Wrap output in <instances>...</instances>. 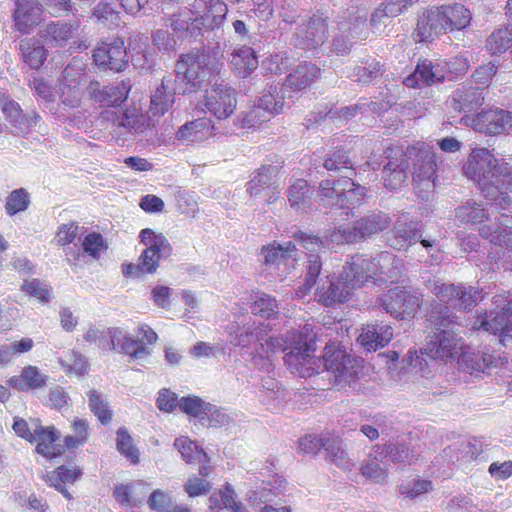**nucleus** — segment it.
<instances>
[{
  "mask_svg": "<svg viewBox=\"0 0 512 512\" xmlns=\"http://www.w3.org/2000/svg\"><path fill=\"white\" fill-rule=\"evenodd\" d=\"M289 341V347H284L281 338L264 337L258 341L255 349L271 358L275 352L289 349L284 356L285 364L292 374L302 378L319 373L323 367V371L333 376L334 384L343 385L353 381L359 373L361 360L341 349L332 350L326 346L323 359L314 357L316 333L311 324H305L299 331L293 332Z\"/></svg>",
  "mask_w": 512,
  "mask_h": 512,
  "instance_id": "1",
  "label": "nucleus"
},
{
  "mask_svg": "<svg viewBox=\"0 0 512 512\" xmlns=\"http://www.w3.org/2000/svg\"><path fill=\"white\" fill-rule=\"evenodd\" d=\"M435 157V152L425 143L409 146L406 150L400 147L388 148L386 151L388 161L382 171L384 186L390 190L401 188L408 178L411 160L413 161L414 189L420 198L428 200L435 188Z\"/></svg>",
  "mask_w": 512,
  "mask_h": 512,
  "instance_id": "2",
  "label": "nucleus"
},
{
  "mask_svg": "<svg viewBox=\"0 0 512 512\" xmlns=\"http://www.w3.org/2000/svg\"><path fill=\"white\" fill-rule=\"evenodd\" d=\"M463 173L478 185L486 199L494 201L503 210L510 206L507 192H512V167L497 159L491 151L474 148L463 165Z\"/></svg>",
  "mask_w": 512,
  "mask_h": 512,
  "instance_id": "3",
  "label": "nucleus"
},
{
  "mask_svg": "<svg viewBox=\"0 0 512 512\" xmlns=\"http://www.w3.org/2000/svg\"><path fill=\"white\" fill-rule=\"evenodd\" d=\"M427 320L434 332L428 335L422 353L444 362L454 358L461 348V337L455 330L459 326L458 317L451 311L450 306L432 304Z\"/></svg>",
  "mask_w": 512,
  "mask_h": 512,
  "instance_id": "4",
  "label": "nucleus"
},
{
  "mask_svg": "<svg viewBox=\"0 0 512 512\" xmlns=\"http://www.w3.org/2000/svg\"><path fill=\"white\" fill-rule=\"evenodd\" d=\"M219 47H204L180 56L175 64L174 77L182 84L196 89L207 82L218 71Z\"/></svg>",
  "mask_w": 512,
  "mask_h": 512,
  "instance_id": "5",
  "label": "nucleus"
},
{
  "mask_svg": "<svg viewBox=\"0 0 512 512\" xmlns=\"http://www.w3.org/2000/svg\"><path fill=\"white\" fill-rule=\"evenodd\" d=\"M85 341L97 345L102 350L116 351L128 355L132 360H141L150 355V350L136 341L127 331L110 327L106 329L90 328L84 334Z\"/></svg>",
  "mask_w": 512,
  "mask_h": 512,
  "instance_id": "6",
  "label": "nucleus"
},
{
  "mask_svg": "<svg viewBox=\"0 0 512 512\" xmlns=\"http://www.w3.org/2000/svg\"><path fill=\"white\" fill-rule=\"evenodd\" d=\"M425 286L439 300L435 304H450L459 311H471L486 294L476 286L443 282L440 279H428Z\"/></svg>",
  "mask_w": 512,
  "mask_h": 512,
  "instance_id": "7",
  "label": "nucleus"
},
{
  "mask_svg": "<svg viewBox=\"0 0 512 512\" xmlns=\"http://www.w3.org/2000/svg\"><path fill=\"white\" fill-rule=\"evenodd\" d=\"M493 304L500 311L478 315L474 322V328L498 334L500 342L507 346L512 341V292L495 295Z\"/></svg>",
  "mask_w": 512,
  "mask_h": 512,
  "instance_id": "8",
  "label": "nucleus"
},
{
  "mask_svg": "<svg viewBox=\"0 0 512 512\" xmlns=\"http://www.w3.org/2000/svg\"><path fill=\"white\" fill-rule=\"evenodd\" d=\"M328 35V16L316 12L298 25L293 35V44L303 50H315L325 43Z\"/></svg>",
  "mask_w": 512,
  "mask_h": 512,
  "instance_id": "9",
  "label": "nucleus"
},
{
  "mask_svg": "<svg viewBox=\"0 0 512 512\" xmlns=\"http://www.w3.org/2000/svg\"><path fill=\"white\" fill-rule=\"evenodd\" d=\"M139 238L145 246L138 259L140 267L143 272L152 274L156 272L160 261L171 255L172 246L163 234H157L149 228L141 230Z\"/></svg>",
  "mask_w": 512,
  "mask_h": 512,
  "instance_id": "10",
  "label": "nucleus"
},
{
  "mask_svg": "<svg viewBox=\"0 0 512 512\" xmlns=\"http://www.w3.org/2000/svg\"><path fill=\"white\" fill-rule=\"evenodd\" d=\"M379 306L396 319L414 317L421 304L418 295L396 287L389 290L378 301Z\"/></svg>",
  "mask_w": 512,
  "mask_h": 512,
  "instance_id": "11",
  "label": "nucleus"
},
{
  "mask_svg": "<svg viewBox=\"0 0 512 512\" xmlns=\"http://www.w3.org/2000/svg\"><path fill=\"white\" fill-rule=\"evenodd\" d=\"M95 64L103 70L121 72L128 65V52L121 38H114L109 42H102L93 52Z\"/></svg>",
  "mask_w": 512,
  "mask_h": 512,
  "instance_id": "12",
  "label": "nucleus"
},
{
  "mask_svg": "<svg viewBox=\"0 0 512 512\" xmlns=\"http://www.w3.org/2000/svg\"><path fill=\"white\" fill-rule=\"evenodd\" d=\"M341 279L346 280L354 290L366 282L378 281L376 258L365 255H354L346 261L341 272Z\"/></svg>",
  "mask_w": 512,
  "mask_h": 512,
  "instance_id": "13",
  "label": "nucleus"
},
{
  "mask_svg": "<svg viewBox=\"0 0 512 512\" xmlns=\"http://www.w3.org/2000/svg\"><path fill=\"white\" fill-rule=\"evenodd\" d=\"M204 105L217 119H227L236 109V92L227 84L216 82L210 90L206 91Z\"/></svg>",
  "mask_w": 512,
  "mask_h": 512,
  "instance_id": "14",
  "label": "nucleus"
},
{
  "mask_svg": "<svg viewBox=\"0 0 512 512\" xmlns=\"http://www.w3.org/2000/svg\"><path fill=\"white\" fill-rule=\"evenodd\" d=\"M2 112L10 126V133L18 137L27 136L41 120V116L35 110L24 113L20 104L14 100L4 101Z\"/></svg>",
  "mask_w": 512,
  "mask_h": 512,
  "instance_id": "15",
  "label": "nucleus"
},
{
  "mask_svg": "<svg viewBox=\"0 0 512 512\" xmlns=\"http://www.w3.org/2000/svg\"><path fill=\"white\" fill-rule=\"evenodd\" d=\"M131 87L129 79L109 85H101L98 81H92L88 86V94L100 106L117 107L127 99Z\"/></svg>",
  "mask_w": 512,
  "mask_h": 512,
  "instance_id": "16",
  "label": "nucleus"
},
{
  "mask_svg": "<svg viewBox=\"0 0 512 512\" xmlns=\"http://www.w3.org/2000/svg\"><path fill=\"white\" fill-rule=\"evenodd\" d=\"M186 91L172 74L163 77L161 85L151 95L150 113L153 116L164 115L175 103V95Z\"/></svg>",
  "mask_w": 512,
  "mask_h": 512,
  "instance_id": "17",
  "label": "nucleus"
},
{
  "mask_svg": "<svg viewBox=\"0 0 512 512\" xmlns=\"http://www.w3.org/2000/svg\"><path fill=\"white\" fill-rule=\"evenodd\" d=\"M447 33L443 15L439 7H431L418 16L413 32L416 42H431Z\"/></svg>",
  "mask_w": 512,
  "mask_h": 512,
  "instance_id": "18",
  "label": "nucleus"
},
{
  "mask_svg": "<svg viewBox=\"0 0 512 512\" xmlns=\"http://www.w3.org/2000/svg\"><path fill=\"white\" fill-rule=\"evenodd\" d=\"M79 27L80 22L77 19L50 21L39 30V36L48 46L63 48L78 32Z\"/></svg>",
  "mask_w": 512,
  "mask_h": 512,
  "instance_id": "19",
  "label": "nucleus"
},
{
  "mask_svg": "<svg viewBox=\"0 0 512 512\" xmlns=\"http://www.w3.org/2000/svg\"><path fill=\"white\" fill-rule=\"evenodd\" d=\"M191 11L206 30L219 27L226 18L228 8L223 0H194Z\"/></svg>",
  "mask_w": 512,
  "mask_h": 512,
  "instance_id": "20",
  "label": "nucleus"
},
{
  "mask_svg": "<svg viewBox=\"0 0 512 512\" xmlns=\"http://www.w3.org/2000/svg\"><path fill=\"white\" fill-rule=\"evenodd\" d=\"M484 89L470 85L458 87L450 95L447 105L458 113H472L484 103Z\"/></svg>",
  "mask_w": 512,
  "mask_h": 512,
  "instance_id": "21",
  "label": "nucleus"
},
{
  "mask_svg": "<svg viewBox=\"0 0 512 512\" xmlns=\"http://www.w3.org/2000/svg\"><path fill=\"white\" fill-rule=\"evenodd\" d=\"M475 129L480 132L496 135L511 130L512 112L492 109L478 113L473 120Z\"/></svg>",
  "mask_w": 512,
  "mask_h": 512,
  "instance_id": "22",
  "label": "nucleus"
},
{
  "mask_svg": "<svg viewBox=\"0 0 512 512\" xmlns=\"http://www.w3.org/2000/svg\"><path fill=\"white\" fill-rule=\"evenodd\" d=\"M446 77L442 62L434 63L424 59L419 61L414 72L405 78L404 84L407 87L416 88L442 82Z\"/></svg>",
  "mask_w": 512,
  "mask_h": 512,
  "instance_id": "23",
  "label": "nucleus"
},
{
  "mask_svg": "<svg viewBox=\"0 0 512 512\" xmlns=\"http://www.w3.org/2000/svg\"><path fill=\"white\" fill-rule=\"evenodd\" d=\"M15 6L14 27L22 34H29L41 20L42 5L38 0H16Z\"/></svg>",
  "mask_w": 512,
  "mask_h": 512,
  "instance_id": "24",
  "label": "nucleus"
},
{
  "mask_svg": "<svg viewBox=\"0 0 512 512\" xmlns=\"http://www.w3.org/2000/svg\"><path fill=\"white\" fill-rule=\"evenodd\" d=\"M320 69L313 63L303 62L300 63L295 70L290 73L285 83L281 86V91L286 95L288 100L294 98V93L305 89L313 83L319 76Z\"/></svg>",
  "mask_w": 512,
  "mask_h": 512,
  "instance_id": "25",
  "label": "nucleus"
},
{
  "mask_svg": "<svg viewBox=\"0 0 512 512\" xmlns=\"http://www.w3.org/2000/svg\"><path fill=\"white\" fill-rule=\"evenodd\" d=\"M298 241L300 246L308 251V265L304 287L309 290L315 285L321 271L322 262L317 252L322 249L324 242L316 236L306 235L302 232L299 233Z\"/></svg>",
  "mask_w": 512,
  "mask_h": 512,
  "instance_id": "26",
  "label": "nucleus"
},
{
  "mask_svg": "<svg viewBox=\"0 0 512 512\" xmlns=\"http://www.w3.org/2000/svg\"><path fill=\"white\" fill-rule=\"evenodd\" d=\"M337 26L339 34L333 39V51L338 55H347L351 51L353 40L360 38L366 27L365 19L358 17L349 22L339 20Z\"/></svg>",
  "mask_w": 512,
  "mask_h": 512,
  "instance_id": "27",
  "label": "nucleus"
},
{
  "mask_svg": "<svg viewBox=\"0 0 512 512\" xmlns=\"http://www.w3.org/2000/svg\"><path fill=\"white\" fill-rule=\"evenodd\" d=\"M422 237L420 230L406 218H398L387 236L388 244L397 250L406 249Z\"/></svg>",
  "mask_w": 512,
  "mask_h": 512,
  "instance_id": "28",
  "label": "nucleus"
},
{
  "mask_svg": "<svg viewBox=\"0 0 512 512\" xmlns=\"http://www.w3.org/2000/svg\"><path fill=\"white\" fill-rule=\"evenodd\" d=\"M393 337L391 326L375 322L367 324L358 337V342L367 351H376L386 346Z\"/></svg>",
  "mask_w": 512,
  "mask_h": 512,
  "instance_id": "29",
  "label": "nucleus"
},
{
  "mask_svg": "<svg viewBox=\"0 0 512 512\" xmlns=\"http://www.w3.org/2000/svg\"><path fill=\"white\" fill-rule=\"evenodd\" d=\"M166 23L172 28L174 33L178 34L179 37H196L200 35L201 30L204 29L198 18L189 8H184L178 12L173 13L166 19Z\"/></svg>",
  "mask_w": 512,
  "mask_h": 512,
  "instance_id": "30",
  "label": "nucleus"
},
{
  "mask_svg": "<svg viewBox=\"0 0 512 512\" xmlns=\"http://www.w3.org/2000/svg\"><path fill=\"white\" fill-rule=\"evenodd\" d=\"M504 360L489 352L464 353L461 359V366L469 373L482 372L490 373L492 368L502 366Z\"/></svg>",
  "mask_w": 512,
  "mask_h": 512,
  "instance_id": "31",
  "label": "nucleus"
},
{
  "mask_svg": "<svg viewBox=\"0 0 512 512\" xmlns=\"http://www.w3.org/2000/svg\"><path fill=\"white\" fill-rule=\"evenodd\" d=\"M59 438L58 432L54 427H43L38 422L33 423V436L31 443L36 442V451L47 457L54 458L60 454V449L55 445Z\"/></svg>",
  "mask_w": 512,
  "mask_h": 512,
  "instance_id": "32",
  "label": "nucleus"
},
{
  "mask_svg": "<svg viewBox=\"0 0 512 512\" xmlns=\"http://www.w3.org/2000/svg\"><path fill=\"white\" fill-rule=\"evenodd\" d=\"M375 459L386 460L388 463H407L410 464L414 455L408 446L399 440L388 442L384 445H375L373 447Z\"/></svg>",
  "mask_w": 512,
  "mask_h": 512,
  "instance_id": "33",
  "label": "nucleus"
},
{
  "mask_svg": "<svg viewBox=\"0 0 512 512\" xmlns=\"http://www.w3.org/2000/svg\"><path fill=\"white\" fill-rule=\"evenodd\" d=\"M353 288L346 280L341 279V274L335 281H331L327 287L324 285L318 289L317 297L318 301L323 305L329 307L336 303H343L347 301L352 292Z\"/></svg>",
  "mask_w": 512,
  "mask_h": 512,
  "instance_id": "34",
  "label": "nucleus"
},
{
  "mask_svg": "<svg viewBox=\"0 0 512 512\" xmlns=\"http://www.w3.org/2000/svg\"><path fill=\"white\" fill-rule=\"evenodd\" d=\"M264 257V263L267 265H280L293 266L297 260V248L295 244L288 242L285 245L270 244L264 246L261 250Z\"/></svg>",
  "mask_w": 512,
  "mask_h": 512,
  "instance_id": "35",
  "label": "nucleus"
},
{
  "mask_svg": "<svg viewBox=\"0 0 512 512\" xmlns=\"http://www.w3.org/2000/svg\"><path fill=\"white\" fill-rule=\"evenodd\" d=\"M82 475L79 468H68L67 466H59L55 470L48 472L46 483L60 492L66 499L71 500L73 497L66 488V484H73Z\"/></svg>",
  "mask_w": 512,
  "mask_h": 512,
  "instance_id": "36",
  "label": "nucleus"
},
{
  "mask_svg": "<svg viewBox=\"0 0 512 512\" xmlns=\"http://www.w3.org/2000/svg\"><path fill=\"white\" fill-rule=\"evenodd\" d=\"M47 380L48 376L41 373L38 367L28 365L20 375L10 378L9 384L18 391H30L43 388Z\"/></svg>",
  "mask_w": 512,
  "mask_h": 512,
  "instance_id": "37",
  "label": "nucleus"
},
{
  "mask_svg": "<svg viewBox=\"0 0 512 512\" xmlns=\"http://www.w3.org/2000/svg\"><path fill=\"white\" fill-rule=\"evenodd\" d=\"M376 264L379 282H395L404 271L402 260L386 251L378 254Z\"/></svg>",
  "mask_w": 512,
  "mask_h": 512,
  "instance_id": "38",
  "label": "nucleus"
},
{
  "mask_svg": "<svg viewBox=\"0 0 512 512\" xmlns=\"http://www.w3.org/2000/svg\"><path fill=\"white\" fill-rule=\"evenodd\" d=\"M390 224V218L381 212L373 213L356 221L352 227L357 242L385 230Z\"/></svg>",
  "mask_w": 512,
  "mask_h": 512,
  "instance_id": "39",
  "label": "nucleus"
},
{
  "mask_svg": "<svg viewBox=\"0 0 512 512\" xmlns=\"http://www.w3.org/2000/svg\"><path fill=\"white\" fill-rule=\"evenodd\" d=\"M18 51L21 60L31 69H39L47 58L46 48L33 38H23L19 41Z\"/></svg>",
  "mask_w": 512,
  "mask_h": 512,
  "instance_id": "40",
  "label": "nucleus"
},
{
  "mask_svg": "<svg viewBox=\"0 0 512 512\" xmlns=\"http://www.w3.org/2000/svg\"><path fill=\"white\" fill-rule=\"evenodd\" d=\"M443 15L445 26L448 31L463 30L470 25L471 13L462 4L454 3L452 5L439 6Z\"/></svg>",
  "mask_w": 512,
  "mask_h": 512,
  "instance_id": "41",
  "label": "nucleus"
},
{
  "mask_svg": "<svg viewBox=\"0 0 512 512\" xmlns=\"http://www.w3.org/2000/svg\"><path fill=\"white\" fill-rule=\"evenodd\" d=\"M211 120L198 118L182 125L177 131V138L183 142H197L207 138L211 132Z\"/></svg>",
  "mask_w": 512,
  "mask_h": 512,
  "instance_id": "42",
  "label": "nucleus"
},
{
  "mask_svg": "<svg viewBox=\"0 0 512 512\" xmlns=\"http://www.w3.org/2000/svg\"><path fill=\"white\" fill-rule=\"evenodd\" d=\"M113 125L118 128H124L130 133L140 135L149 127V121L136 108H130L126 109L116 118H113Z\"/></svg>",
  "mask_w": 512,
  "mask_h": 512,
  "instance_id": "43",
  "label": "nucleus"
},
{
  "mask_svg": "<svg viewBox=\"0 0 512 512\" xmlns=\"http://www.w3.org/2000/svg\"><path fill=\"white\" fill-rule=\"evenodd\" d=\"M230 63L237 74L245 78L257 68L258 59L251 47L243 46L233 51Z\"/></svg>",
  "mask_w": 512,
  "mask_h": 512,
  "instance_id": "44",
  "label": "nucleus"
},
{
  "mask_svg": "<svg viewBox=\"0 0 512 512\" xmlns=\"http://www.w3.org/2000/svg\"><path fill=\"white\" fill-rule=\"evenodd\" d=\"M351 184L350 176H343L338 180L327 179L323 180L319 185L321 200L330 206L337 205L340 194Z\"/></svg>",
  "mask_w": 512,
  "mask_h": 512,
  "instance_id": "45",
  "label": "nucleus"
},
{
  "mask_svg": "<svg viewBox=\"0 0 512 512\" xmlns=\"http://www.w3.org/2000/svg\"><path fill=\"white\" fill-rule=\"evenodd\" d=\"M287 95L288 93L284 95L281 87L270 86L269 90L259 98L257 105L273 117L282 112L286 104L285 99H288Z\"/></svg>",
  "mask_w": 512,
  "mask_h": 512,
  "instance_id": "46",
  "label": "nucleus"
},
{
  "mask_svg": "<svg viewBox=\"0 0 512 512\" xmlns=\"http://www.w3.org/2000/svg\"><path fill=\"white\" fill-rule=\"evenodd\" d=\"M455 218L464 224H480L488 219V214L481 204L467 201L455 209Z\"/></svg>",
  "mask_w": 512,
  "mask_h": 512,
  "instance_id": "47",
  "label": "nucleus"
},
{
  "mask_svg": "<svg viewBox=\"0 0 512 512\" xmlns=\"http://www.w3.org/2000/svg\"><path fill=\"white\" fill-rule=\"evenodd\" d=\"M276 167L268 165L262 166L247 184V192L252 196H258L264 190H270L272 185V175L275 174Z\"/></svg>",
  "mask_w": 512,
  "mask_h": 512,
  "instance_id": "48",
  "label": "nucleus"
},
{
  "mask_svg": "<svg viewBox=\"0 0 512 512\" xmlns=\"http://www.w3.org/2000/svg\"><path fill=\"white\" fill-rule=\"evenodd\" d=\"M419 0H388L382 3L372 14L371 24L376 25L380 23L384 17L398 16L406 9L417 3Z\"/></svg>",
  "mask_w": 512,
  "mask_h": 512,
  "instance_id": "49",
  "label": "nucleus"
},
{
  "mask_svg": "<svg viewBox=\"0 0 512 512\" xmlns=\"http://www.w3.org/2000/svg\"><path fill=\"white\" fill-rule=\"evenodd\" d=\"M174 447L181 453L183 460L187 463L209 462L207 454L187 437L177 438Z\"/></svg>",
  "mask_w": 512,
  "mask_h": 512,
  "instance_id": "50",
  "label": "nucleus"
},
{
  "mask_svg": "<svg viewBox=\"0 0 512 512\" xmlns=\"http://www.w3.org/2000/svg\"><path fill=\"white\" fill-rule=\"evenodd\" d=\"M73 69L67 66L63 71V86L61 88V103L68 108H78L82 101V90L75 84H67Z\"/></svg>",
  "mask_w": 512,
  "mask_h": 512,
  "instance_id": "51",
  "label": "nucleus"
},
{
  "mask_svg": "<svg viewBox=\"0 0 512 512\" xmlns=\"http://www.w3.org/2000/svg\"><path fill=\"white\" fill-rule=\"evenodd\" d=\"M383 73L382 65L375 60L362 62L353 68L349 77L358 83L369 84Z\"/></svg>",
  "mask_w": 512,
  "mask_h": 512,
  "instance_id": "52",
  "label": "nucleus"
},
{
  "mask_svg": "<svg viewBox=\"0 0 512 512\" xmlns=\"http://www.w3.org/2000/svg\"><path fill=\"white\" fill-rule=\"evenodd\" d=\"M366 195V188L354 183L351 180V184L348 187L345 186V190L339 195L337 206L341 209L353 210L356 206H359Z\"/></svg>",
  "mask_w": 512,
  "mask_h": 512,
  "instance_id": "53",
  "label": "nucleus"
},
{
  "mask_svg": "<svg viewBox=\"0 0 512 512\" xmlns=\"http://www.w3.org/2000/svg\"><path fill=\"white\" fill-rule=\"evenodd\" d=\"M325 451L327 458L343 470H349L352 466L346 451L343 448L342 441L338 438H328L326 440Z\"/></svg>",
  "mask_w": 512,
  "mask_h": 512,
  "instance_id": "54",
  "label": "nucleus"
},
{
  "mask_svg": "<svg viewBox=\"0 0 512 512\" xmlns=\"http://www.w3.org/2000/svg\"><path fill=\"white\" fill-rule=\"evenodd\" d=\"M270 119V114L256 104L249 111L240 113L235 118L234 125L238 128H253Z\"/></svg>",
  "mask_w": 512,
  "mask_h": 512,
  "instance_id": "55",
  "label": "nucleus"
},
{
  "mask_svg": "<svg viewBox=\"0 0 512 512\" xmlns=\"http://www.w3.org/2000/svg\"><path fill=\"white\" fill-rule=\"evenodd\" d=\"M512 45V24L511 27L494 31L486 41V48L491 54H501Z\"/></svg>",
  "mask_w": 512,
  "mask_h": 512,
  "instance_id": "56",
  "label": "nucleus"
},
{
  "mask_svg": "<svg viewBox=\"0 0 512 512\" xmlns=\"http://www.w3.org/2000/svg\"><path fill=\"white\" fill-rule=\"evenodd\" d=\"M87 395L90 410L102 424H108L112 419V411L107 400L96 390H90Z\"/></svg>",
  "mask_w": 512,
  "mask_h": 512,
  "instance_id": "57",
  "label": "nucleus"
},
{
  "mask_svg": "<svg viewBox=\"0 0 512 512\" xmlns=\"http://www.w3.org/2000/svg\"><path fill=\"white\" fill-rule=\"evenodd\" d=\"M30 205V195L24 188L13 190L6 198L5 211L9 216L27 210Z\"/></svg>",
  "mask_w": 512,
  "mask_h": 512,
  "instance_id": "58",
  "label": "nucleus"
},
{
  "mask_svg": "<svg viewBox=\"0 0 512 512\" xmlns=\"http://www.w3.org/2000/svg\"><path fill=\"white\" fill-rule=\"evenodd\" d=\"M117 450L124 455L131 463L139 462V451L133 444V439L125 427H120L117 432Z\"/></svg>",
  "mask_w": 512,
  "mask_h": 512,
  "instance_id": "59",
  "label": "nucleus"
},
{
  "mask_svg": "<svg viewBox=\"0 0 512 512\" xmlns=\"http://www.w3.org/2000/svg\"><path fill=\"white\" fill-rule=\"evenodd\" d=\"M251 311L254 315L268 319L278 313V303L276 299L270 295L259 294L255 296L251 304Z\"/></svg>",
  "mask_w": 512,
  "mask_h": 512,
  "instance_id": "60",
  "label": "nucleus"
},
{
  "mask_svg": "<svg viewBox=\"0 0 512 512\" xmlns=\"http://www.w3.org/2000/svg\"><path fill=\"white\" fill-rule=\"evenodd\" d=\"M178 406L182 412L193 417L202 418L211 412V405L197 396L182 397L178 400Z\"/></svg>",
  "mask_w": 512,
  "mask_h": 512,
  "instance_id": "61",
  "label": "nucleus"
},
{
  "mask_svg": "<svg viewBox=\"0 0 512 512\" xmlns=\"http://www.w3.org/2000/svg\"><path fill=\"white\" fill-rule=\"evenodd\" d=\"M323 166L329 171H340L345 169L347 171L345 176H350V178L355 175L353 164L350 158L348 157L346 151L341 149L336 150L331 155H329L324 160Z\"/></svg>",
  "mask_w": 512,
  "mask_h": 512,
  "instance_id": "62",
  "label": "nucleus"
},
{
  "mask_svg": "<svg viewBox=\"0 0 512 512\" xmlns=\"http://www.w3.org/2000/svg\"><path fill=\"white\" fill-rule=\"evenodd\" d=\"M387 466L388 462L375 459L372 451L370 459L362 466L361 472L363 476L372 479L376 483H383L387 477Z\"/></svg>",
  "mask_w": 512,
  "mask_h": 512,
  "instance_id": "63",
  "label": "nucleus"
},
{
  "mask_svg": "<svg viewBox=\"0 0 512 512\" xmlns=\"http://www.w3.org/2000/svg\"><path fill=\"white\" fill-rule=\"evenodd\" d=\"M148 507L155 512H173L176 505L171 495L161 489H155L147 500Z\"/></svg>",
  "mask_w": 512,
  "mask_h": 512,
  "instance_id": "64",
  "label": "nucleus"
}]
</instances>
